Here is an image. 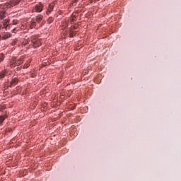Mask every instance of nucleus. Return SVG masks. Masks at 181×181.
<instances>
[{
    "mask_svg": "<svg viewBox=\"0 0 181 181\" xmlns=\"http://www.w3.org/2000/svg\"><path fill=\"white\" fill-rule=\"evenodd\" d=\"M43 11V5L42 4H37L35 7V12H42Z\"/></svg>",
    "mask_w": 181,
    "mask_h": 181,
    "instance_id": "nucleus-3",
    "label": "nucleus"
},
{
    "mask_svg": "<svg viewBox=\"0 0 181 181\" xmlns=\"http://www.w3.org/2000/svg\"><path fill=\"white\" fill-rule=\"evenodd\" d=\"M48 22H49V23H52L53 22V18H49L48 19Z\"/></svg>",
    "mask_w": 181,
    "mask_h": 181,
    "instance_id": "nucleus-16",
    "label": "nucleus"
},
{
    "mask_svg": "<svg viewBox=\"0 0 181 181\" xmlns=\"http://www.w3.org/2000/svg\"><path fill=\"white\" fill-rule=\"evenodd\" d=\"M4 62V54H0V63Z\"/></svg>",
    "mask_w": 181,
    "mask_h": 181,
    "instance_id": "nucleus-12",
    "label": "nucleus"
},
{
    "mask_svg": "<svg viewBox=\"0 0 181 181\" xmlns=\"http://www.w3.org/2000/svg\"><path fill=\"white\" fill-rule=\"evenodd\" d=\"M11 36V35L8 33V34H6L4 37V39H8V37H9Z\"/></svg>",
    "mask_w": 181,
    "mask_h": 181,
    "instance_id": "nucleus-14",
    "label": "nucleus"
},
{
    "mask_svg": "<svg viewBox=\"0 0 181 181\" xmlns=\"http://www.w3.org/2000/svg\"><path fill=\"white\" fill-rule=\"evenodd\" d=\"M21 2V0H11L10 2H7L4 4V8H11V6H15Z\"/></svg>",
    "mask_w": 181,
    "mask_h": 181,
    "instance_id": "nucleus-1",
    "label": "nucleus"
},
{
    "mask_svg": "<svg viewBox=\"0 0 181 181\" xmlns=\"http://www.w3.org/2000/svg\"><path fill=\"white\" fill-rule=\"evenodd\" d=\"M18 84V79H13L11 81V86H16Z\"/></svg>",
    "mask_w": 181,
    "mask_h": 181,
    "instance_id": "nucleus-9",
    "label": "nucleus"
},
{
    "mask_svg": "<svg viewBox=\"0 0 181 181\" xmlns=\"http://www.w3.org/2000/svg\"><path fill=\"white\" fill-rule=\"evenodd\" d=\"M30 60H28V61L25 63V64L24 65V67H25V69H28V67H29V66H30Z\"/></svg>",
    "mask_w": 181,
    "mask_h": 181,
    "instance_id": "nucleus-11",
    "label": "nucleus"
},
{
    "mask_svg": "<svg viewBox=\"0 0 181 181\" xmlns=\"http://www.w3.org/2000/svg\"><path fill=\"white\" fill-rule=\"evenodd\" d=\"M11 45H12V46H13V45H16V42H11Z\"/></svg>",
    "mask_w": 181,
    "mask_h": 181,
    "instance_id": "nucleus-17",
    "label": "nucleus"
},
{
    "mask_svg": "<svg viewBox=\"0 0 181 181\" xmlns=\"http://www.w3.org/2000/svg\"><path fill=\"white\" fill-rule=\"evenodd\" d=\"M53 8H54V3H52L51 4L49 5V7L47 11V15H49L50 12L53 10Z\"/></svg>",
    "mask_w": 181,
    "mask_h": 181,
    "instance_id": "nucleus-4",
    "label": "nucleus"
},
{
    "mask_svg": "<svg viewBox=\"0 0 181 181\" xmlns=\"http://www.w3.org/2000/svg\"><path fill=\"white\" fill-rule=\"evenodd\" d=\"M1 28H2V25L0 23V29H1Z\"/></svg>",
    "mask_w": 181,
    "mask_h": 181,
    "instance_id": "nucleus-18",
    "label": "nucleus"
},
{
    "mask_svg": "<svg viewBox=\"0 0 181 181\" xmlns=\"http://www.w3.org/2000/svg\"><path fill=\"white\" fill-rule=\"evenodd\" d=\"M13 25H16V23H14Z\"/></svg>",
    "mask_w": 181,
    "mask_h": 181,
    "instance_id": "nucleus-19",
    "label": "nucleus"
},
{
    "mask_svg": "<svg viewBox=\"0 0 181 181\" xmlns=\"http://www.w3.org/2000/svg\"><path fill=\"white\" fill-rule=\"evenodd\" d=\"M31 25L32 26H36V22L35 21H32Z\"/></svg>",
    "mask_w": 181,
    "mask_h": 181,
    "instance_id": "nucleus-15",
    "label": "nucleus"
},
{
    "mask_svg": "<svg viewBox=\"0 0 181 181\" xmlns=\"http://www.w3.org/2000/svg\"><path fill=\"white\" fill-rule=\"evenodd\" d=\"M31 42L33 45V47H37V46L40 45V42H39V40H37V38H36V37H33Z\"/></svg>",
    "mask_w": 181,
    "mask_h": 181,
    "instance_id": "nucleus-2",
    "label": "nucleus"
},
{
    "mask_svg": "<svg viewBox=\"0 0 181 181\" xmlns=\"http://www.w3.org/2000/svg\"><path fill=\"white\" fill-rule=\"evenodd\" d=\"M13 30H15V29L13 30Z\"/></svg>",
    "mask_w": 181,
    "mask_h": 181,
    "instance_id": "nucleus-20",
    "label": "nucleus"
},
{
    "mask_svg": "<svg viewBox=\"0 0 181 181\" xmlns=\"http://www.w3.org/2000/svg\"><path fill=\"white\" fill-rule=\"evenodd\" d=\"M5 15V11H2L0 12V19H4V16Z\"/></svg>",
    "mask_w": 181,
    "mask_h": 181,
    "instance_id": "nucleus-10",
    "label": "nucleus"
},
{
    "mask_svg": "<svg viewBox=\"0 0 181 181\" xmlns=\"http://www.w3.org/2000/svg\"><path fill=\"white\" fill-rule=\"evenodd\" d=\"M4 121H5V117L1 116L0 117V124H2V122H4Z\"/></svg>",
    "mask_w": 181,
    "mask_h": 181,
    "instance_id": "nucleus-13",
    "label": "nucleus"
},
{
    "mask_svg": "<svg viewBox=\"0 0 181 181\" xmlns=\"http://www.w3.org/2000/svg\"><path fill=\"white\" fill-rule=\"evenodd\" d=\"M42 19H43V16H42V15L37 16V17H36L37 22H40V21H42Z\"/></svg>",
    "mask_w": 181,
    "mask_h": 181,
    "instance_id": "nucleus-8",
    "label": "nucleus"
},
{
    "mask_svg": "<svg viewBox=\"0 0 181 181\" xmlns=\"http://www.w3.org/2000/svg\"><path fill=\"white\" fill-rule=\"evenodd\" d=\"M22 63H23V59L20 58L16 62V65L19 66L20 64H22Z\"/></svg>",
    "mask_w": 181,
    "mask_h": 181,
    "instance_id": "nucleus-6",
    "label": "nucleus"
},
{
    "mask_svg": "<svg viewBox=\"0 0 181 181\" xmlns=\"http://www.w3.org/2000/svg\"><path fill=\"white\" fill-rule=\"evenodd\" d=\"M3 26H4L5 29H8V26H9V20H4L3 22Z\"/></svg>",
    "mask_w": 181,
    "mask_h": 181,
    "instance_id": "nucleus-5",
    "label": "nucleus"
},
{
    "mask_svg": "<svg viewBox=\"0 0 181 181\" xmlns=\"http://www.w3.org/2000/svg\"><path fill=\"white\" fill-rule=\"evenodd\" d=\"M5 74H6V71H2L0 72V80L5 77Z\"/></svg>",
    "mask_w": 181,
    "mask_h": 181,
    "instance_id": "nucleus-7",
    "label": "nucleus"
}]
</instances>
